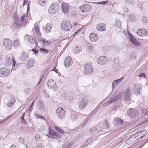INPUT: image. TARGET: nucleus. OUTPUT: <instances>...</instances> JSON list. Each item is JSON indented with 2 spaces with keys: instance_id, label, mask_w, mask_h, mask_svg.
<instances>
[{
  "instance_id": "a878e982",
  "label": "nucleus",
  "mask_w": 148,
  "mask_h": 148,
  "mask_svg": "<svg viewBox=\"0 0 148 148\" xmlns=\"http://www.w3.org/2000/svg\"><path fill=\"white\" fill-rule=\"evenodd\" d=\"M137 34L139 36H144L147 34V32L144 29H140L137 32Z\"/></svg>"
},
{
  "instance_id": "49530a36",
  "label": "nucleus",
  "mask_w": 148,
  "mask_h": 148,
  "mask_svg": "<svg viewBox=\"0 0 148 148\" xmlns=\"http://www.w3.org/2000/svg\"><path fill=\"white\" fill-rule=\"evenodd\" d=\"M148 122V118L146 119H145L144 120H143V121H141L140 123V125H142L145 124V123H147Z\"/></svg>"
},
{
  "instance_id": "58836bf2",
  "label": "nucleus",
  "mask_w": 148,
  "mask_h": 148,
  "mask_svg": "<svg viewBox=\"0 0 148 148\" xmlns=\"http://www.w3.org/2000/svg\"><path fill=\"white\" fill-rule=\"evenodd\" d=\"M89 119V118L87 117L86 119L85 120L83 121L81 124L80 126L82 127L85 125L86 123L88 121Z\"/></svg>"
},
{
  "instance_id": "7c9ffc66",
  "label": "nucleus",
  "mask_w": 148,
  "mask_h": 148,
  "mask_svg": "<svg viewBox=\"0 0 148 148\" xmlns=\"http://www.w3.org/2000/svg\"><path fill=\"white\" fill-rule=\"evenodd\" d=\"M34 62L35 60L34 59H31L29 60L27 64V67L28 69H30L34 65Z\"/></svg>"
},
{
  "instance_id": "f3484780",
  "label": "nucleus",
  "mask_w": 148,
  "mask_h": 148,
  "mask_svg": "<svg viewBox=\"0 0 148 148\" xmlns=\"http://www.w3.org/2000/svg\"><path fill=\"white\" fill-rule=\"evenodd\" d=\"M91 8V7H90L89 4L84 5L80 7V9L82 12H87L89 11Z\"/></svg>"
},
{
  "instance_id": "13d9d810",
  "label": "nucleus",
  "mask_w": 148,
  "mask_h": 148,
  "mask_svg": "<svg viewBox=\"0 0 148 148\" xmlns=\"http://www.w3.org/2000/svg\"><path fill=\"white\" fill-rule=\"evenodd\" d=\"M13 62V66H12V69L14 70L15 69H14V66L15 64L16 63V62L14 59L13 58H12V61Z\"/></svg>"
},
{
  "instance_id": "1a4fd4ad",
  "label": "nucleus",
  "mask_w": 148,
  "mask_h": 148,
  "mask_svg": "<svg viewBox=\"0 0 148 148\" xmlns=\"http://www.w3.org/2000/svg\"><path fill=\"white\" fill-rule=\"evenodd\" d=\"M88 102V101L87 99L84 98H82L79 100L78 102L79 108L80 109H83L87 105Z\"/></svg>"
},
{
  "instance_id": "ddd939ff",
  "label": "nucleus",
  "mask_w": 148,
  "mask_h": 148,
  "mask_svg": "<svg viewBox=\"0 0 148 148\" xmlns=\"http://www.w3.org/2000/svg\"><path fill=\"white\" fill-rule=\"evenodd\" d=\"M141 89V85L140 84L137 83L133 86L132 88V90L134 93H140Z\"/></svg>"
},
{
  "instance_id": "4468645a",
  "label": "nucleus",
  "mask_w": 148,
  "mask_h": 148,
  "mask_svg": "<svg viewBox=\"0 0 148 148\" xmlns=\"http://www.w3.org/2000/svg\"><path fill=\"white\" fill-rule=\"evenodd\" d=\"M129 35L130 36L129 39L130 40V42L132 43L136 46H139L140 45V43L137 41L136 38L132 34H129Z\"/></svg>"
},
{
  "instance_id": "4d7b16f0",
  "label": "nucleus",
  "mask_w": 148,
  "mask_h": 148,
  "mask_svg": "<svg viewBox=\"0 0 148 148\" xmlns=\"http://www.w3.org/2000/svg\"><path fill=\"white\" fill-rule=\"evenodd\" d=\"M32 51L34 53L35 55H36L38 52V51L36 50V49L34 48L33 49Z\"/></svg>"
},
{
  "instance_id": "c9c22d12",
  "label": "nucleus",
  "mask_w": 148,
  "mask_h": 148,
  "mask_svg": "<svg viewBox=\"0 0 148 148\" xmlns=\"http://www.w3.org/2000/svg\"><path fill=\"white\" fill-rule=\"evenodd\" d=\"M43 42L44 46L50 45L51 43V42L50 41L47 40L45 39H43Z\"/></svg>"
},
{
  "instance_id": "4c0bfd02",
  "label": "nucleus",
  "mask_w": 148,
  "mask_h": 148,
  "mask_svg": "<svg viewBox=\"0 0 148 148\" xmlns=\"http://www.w3.org/2000/svg\"><path fill=\"white\" fill-rule=\"evenodd\" d=\"M40 51L42 52L43 53L47 54L49 53V51L46 49L43 48H41L39 50Z\"/></svg>"
},
{
  "instance_id": "aec40b11",
  "label": "nucleus",
  "mask_w": 148,
  "mask_h": 148,
  "mask_svg": "<svg viewBox=\"0 0 148 148\" xmlns=\"http://www.w3.org/2000/svg\"><path fill=\"white\" fill-rule=\"evenodd\" d=\"M114 125L116 126L122 125L123 123V121L119 118H115L114 119Z\"/></svg>"
},
{
  "instance_id": "39448f33",
  "label": "nucleus",
  "mask_w": 148,
  "mask_h": 148,
  "mask_svg": "<svg viewBox=\"0 0 148 148\" xmlns=\"http://www.w3.org/2000/svg\"><path fill=\"white\" fill-rule=\"evenodd\" d=\"M59 6L56 3H53L48 9L49 13L51 14L56 13L58 10Z\"/></svg>"
},
{
  "instance_id": "603ef678",
  "label": "nucleus",
  "mask_w": 148,
  "mask_h": 148,
  "mask_svg": "<svg viewBox=\"0 0 148 148\" xmlns=\"http://www.w3.org/2000/svg\"><path fill=\"white\" fill-rule=\"evenodd\" d=\"M18 140L19 142L23 144L24 143V139L22 137H20L18 138Z\"/></svg>"
},
{
  "instance_id": "bf43d9fd",
  "label": "nucleus",
  "mask_w": 148,
  "mask_h": 148,
  "mask_svg": "<svg viewBox=\"0 0 148 148\" xmlns=\"http://www.w3.org/2000/svg\"><path fill=\"white\" fill-rule=\"evenodd\" d=\"M142 21L145 23H147V18L145 16H143L142 17Z\"/></svg>"
},
{
  "instance_id": "9d476101",
  "label": "nucleus",
  "mask_w": 148,
  "mask_h": 148,
  "mask_svg": "<svg viewBox=\"0 0 148 148\" xmlns=\"http://www.w3.org/2000/svg\"><path fill=\"white\" fill-rule=\"evenodd\" d=\"M84 73L86 74H90L93 72L92 66L89 64H86L84 66Z\"/></svg>"
},
{
  "instance_id": "5701e85b",
  "label": "nucleus",
  "mask_w": 148,
  "mask_h": 148,
  "mask_svg": "<svg viewBox=\"0 0 148 148\" xmlns=\"http://www.w3.org/2000/svg\"><path fill=\"white\" fill-rule=\"evenodd\" d=\"M89 37L91 41L92 42H95L98 39L97 35L94 33L91 34L90 35Z\"/></svg>"
},
{
  "instance_id": "423d86ee",
  "label": "nucleus",
  "mask_w": 148,
  "mask_h": 148,
  "mask_svg": "<svg viewBox=\"0 0 148 148\" xmlns=\"http://www.w3.org/2000/svg\"><path fill=\"white\" fill-rule=\"evenodd\" d=\"M47 86L49 89H52L55 92L57 90V88L56 82L52 79H50L48 80Z\"/></svg>"
},
{
  "instance_id": "2eb2a0df",
  "label": "nucleus",
  "mask_w": 148,
  "mask_h": 148,
  "mask_svg": "<svg viewBox=\"0 0 148 148\" xmlns=\"http://www.w3.org/2000/svg\"><path fill=\"white\" fill-rule=\"evenodd\" d=\"M97 63L100 64H104L107 61V58L104 56H101L98 58L97 60Z\"/></svg>"
},
{
  "instance_id": "a18cd8bd",
  "label": "nucleus",
  "mask_w": 148,
  "mask_h": 148,
  "mask_svg": "<svg viewBox=\"0 0 148 148\" xmlns=\"http://www.w3.org/2000/svg\"><path fill=\"white\" fill-rule=\"evenodd\" d=\"M39 103V108L42 109H44V105L42 103L41 101L40 100H39L38 101Z\"/></svg>"
},
{
  "instance_id": "37998d69",
  "label": "nucleus",
  "mask_w": 148,
  "mask_h": 148,
  "mask_svg": "<svg viewBox=\"0 0 148 148\" xmlns=\"http://www.w3.org/2000/svg\"><path fill=\"white\" fill-rule=\"evenodd\" d=\"M38 3L42 6H43L45 5V1L42 0H38Z\"/></svg>"
},
{
  "instance_id": "e2e57ef3",
  "label": "nucleus",
  "mask_w": 148,
  "mask_h": 148,
  "mask_svg": "<svg viewBox=\"0 0 148 148\" xmlns=\"http://www.w3.org/2000/svg\"><path fill=\"white\" fill-rule=\"evenodd\" d=\"M21 123L23 124H26L27 123L26 121L24 119L21 120Z\"/></svg>"
},
{
  "instance_id": "338daca9",
  "label": "nucleus",
  "mask_w": 148,
  "mask_h": 148,
  "mask_svg": "<svg viewBox=\"0 0 148 148\" xmlns=\"http://www.w3.org/2000/svg\"><path fill=\"white\" fill-rule=\"evenodd\" d=\"M22 57L23 58L24 57L25 59H27L28 58V56L26 54L25 55H23L22 56Z\"/></svg>"
},
{
  "instance_id": "3c124183",
  "label": "nucleus",
  "mask_w": 148,
  "mask_h": 148,
  "mask_svg": "<svg viewBox=\"0 0 148 148\" xmlns=\"http://www.w3.org/2000/svg\"><path fill=\"white\" fill-rule=\"evenodd\" d=\"M125 2L128 5L131 4L133 2V0H126Z\"/></svg>"
},
{
  "instance_id": "774afa93",
  "label": "nucleus",
  "mask_w": 148,
  "mask_h": 148,
  "mask_svg": "<svg viewBox=\"0 0 148 148\" xmlns=\"http://www.w3.org/2000/svg\"><path fill=\"white\" fill-rule=\"evenodd\" d=\"M40 129L42 131H44L45 130V129L44 128V125L40 127Z\"/></svg>"
},
{
  "instance_id": "c756f323",
  "label": "nucleus",
  "mask_w": 148,
  "mask_h": 148,
  "mask_svg": "<svg viewBox=\"0 0 148 148\" xmlns=\"http://www.w3.org/2000/svg\"><path fill=\"white\" fill-rule=\"evenodd\" d=\"M12 61L10 58L6 57L5 59V63L6 66H10L12 63Z\"/></svg>"
},
{
  "instance_id": "cd10ccee",
  "label": "nucleus",
  "mask_w": 148,
  "mask_h": 148,
  "mask_svg": "<svg viewBox=\"0 0 148 148\" xmlns=\"http://www.w3.org/2000/svg\"><path fill=\"white\" fill-rule=\"evenodd\" d=\"M51 27L49 23L47 24L46 26L42 27V29L45 30V32H50L51 30Z\"/></svg>"
},
{
  "instance_id": "052dcab7",
  "label": "nucleus",
  "mask_w": 148,
  "mask_h": 148,
  "mask_svg": "<svg viewBox=\"0 0 148 148\" xmlns=\"http://www.w3.org/2000/svg\"><path fill=\"white\" fill-rule=\"evenodd\" d=\"M138 76L140 77H145V75L144 73H140L138 75Z\"/></svg>"
},
{
  "instance_id": "473e14b6",
  "label": "nucleus",
  "mask_w": 148,
  "mask_h": 148,
  "mask_svg": "<svg viewBox=\"0 0 148 148\" xmlns=\"http://www.w3.org/2000/svg\"><path fill=\"white\" fill-rule=\"evenodd\" d=\"M77 113L74 112L71 115L70 117V120L72 121L76 120L77 118Z\"/></svg>"
},
{
  "instance_id": "bb28decb",
  "label": "nucleus",
  "mask_w": 148,
  "mask_h": 148,
  "mask_svg": "<svg viewBox=\"0 0 148 148\" xmlns=\"http://www.w3.org/2000/svg\"><path fill=\"white\" fill-rule=\"evenodd\" d=\"M136 139L135 136H132L130 137L126 141V143L127 144H130L133 142H134Z\"/></svg>"
},
{
  "instance_id": "8fccbe9b",
  "label": "nucleus",
  "mask_w": 148,
  "mask_h": 148,
  "mask_svg": "<svg viewBox=\"0 0 148 148\" xmlns=\"http://www.w3.org/2000/svg\"><path fill=\"white\" fill-rule=\"evenodd\" d=\"M142 111L143 114L145 115L148 114V110L147 109H143V110H142Z\"/></svg>"
},
{
  "instance_id": "412c9836",
  "label": "nucleus",
  "mask_w": 148,
  "mask_h": 148,
  "mask_svg": "<svg viewBox=\"0 0 148 148\" xmlns=\"http://www.w3.org/2000/svg\"><path fill=\"white\" fill-rule=\"evenodd\" d=\"M49 134L53 136H56L58 138L61 137V135L56 131H54L53 130L49 128Z\"/></svg>"
},
{
  "instance_id": "e433bc0d",
  "label": "nucleus",
  "mask_w": 148,
  "mask_h": 148,
  "mask_svg": "<svg viewBox=\"0 0 148 148\" xmlns=\"http://www.w3.org/2000/svg\"><path fill=\"white\" fill-rule=\"evenodd\" d=\"M43 39L41 38L40 39V40L38 41L37 44V45H39L40 47H42L44 46V44L43 43Z\"/></svg>"
},
{
  "instance_id": "6ab92c4d",
  "label": "nucleus",
  "mask_w": 148,
  "mask_h": 148,
  "mask_svg": "<svg viewBox=\"0 0 148 148\" xmlns=\"http://www.w3.org/2000/svg\"><path fill=\"white\" fill-rule=\"evenodd\" d=\"M24 38L29 43L32 44H34L35 40L32 36L27 34L25 36Z\"/></svg>"
},
{
  "instance_id": "c03bdc74",
  "label": "nucleus",
  "mask_w": 148,
  "mask_h": 148,
  "mask_svg": "<svg viewBox=\"0 0 148 148\" xmlns=\"http://www.w3.org/2000/svg\"><path fill=\"white\" fill-rule=\"evenodd\" d=\"M146 130H143L141 131H140L138 132H137L135 134V136L136 137L137 136H139V135L140 136L141 135L140 134L141 133H142L143 132H146Z\"/></svg>"
},
{
  "instance_id": "c85d7f7f",
  "label": "nucleus",
  "mask_w": 148,
  "mask_h": 148,
  "mask_svg": "<svg viewBox=\"0 0 148 148\" xmlns=\"http://www.w3.org/2000/svg\"><path fill=\"white\" fill-rule=\"evenodd\" d=\"M15 99L12 97H11L9 101L7 103V105L9 107H11L14 104L15 102Z\"/></svg>"
},
{
  "instance_id": "6e6552de",
  "label": "nucleus",
  "mask_w": 148,
  "mask_h": 148,
  "mask_svg": "<svg viewBox=\"0 0 148 148\" xmlns=\"http://www.w3.org/2000/svg\"><path fill=\"white\" fill-rule=\"evenodd\" d=\"M10 72V69L5 67L0 69V77H5L9 75Z\"/></svg>"
},
{
  "instance_id": "f257e3e1",
  "label": "nucleus",
  "mask_w": 148,
  "mask_h": 148,
  "mask_svg": "<svg viewBox=\"0 0 148 148\" xmlns=\"http://www.w3.org/2000/svg\"><path fill=\"white\" fill-rule=\"evenodd\" d=\"M28 14H23L20 18H19L17 16H16L14 18V22L12 25V28L15 29H18L22 26H25L26 21L24 20L25 18L27 17Z\"/></svg>"
},
{
  "instance_id": "a19ab883",
  "label": "nucleus",
  "mask_w": 148,
  "mask_h": 148,
  "mask_svg": "<svg viewBox=\"0 0 148 148\" xmlns=\"http://www.w3.org/2000/svg\"><path fill=\"white\" fill-rule=\"evenodd\" d=\"M98 130L96 128H92L90 129L89 132L90 133H96L97 132Z\"/></svg>"
},
{
  "instance_id": "5fc2aeb1",
  "label": "nucleus",
  "mask_w": 148,
  "mask_h": 148,
  "mask_svg": "<svg viewBox=\"0 0 148 148\" xmlns=\"http://www.w3.org/2000/svg\"><path fill=\"white\" fill-rule=\"evenodd\" d=\"M71 145V143H70L68 144H64V147H65L66 148H69Z\"/></svg>"
},
{
  "instance_id": "79ce46f5",
  "label": "nucleus",
  "mask_w": 148,
  "mask_h": 148,
  "mask_svg": "<svg viewBox=\"0 0 148 148\" xmlns=\"http://www.w3.org/2000/svg\"><path fill=\"white\" fill-rule=\"evenodd\" d=\"M88 49L89 51L91 52H92L94 50L93 47L92 46V45L90 44L88 45Z\"/></svg>"
},
{
  "instance_id": "7ed1b4c3",
  "label": "nucleus",
  "mask_w": 148,
  "mask_h": 148,
  "mask_svg": "<svg viewBox=\"0 0 148 148\" xmlns=\"http://www.w3.org/2000/svg\"><path fill=\"white\" fill-rule=\"evenodd\" d=\"M72 25L70 21L68 20H64L61 24V28L64 31H69L72 28Z\"/></svg>"
},
{
  "instance_id": "ea45409f",
  "label": "nucleus",
  "mask_w": 148,
  "mask_h": 148,
  "mask_svg": "<svg viewBox=\"0 0 148 148\" xmlns=\"http://www.w3.org/2000/svg\"><path fill=\"white\" fill-rule=\"evenodd\" d=\"M55 129L56 130V131L58 132H59L62 134H64L65 132L63 131L60 128L56 126H55Z\"/></svg>"
},
{
  "instance_id": "9b49d317",
  "label": "nucleus",
  "mask_w": 148,
  "mask_h": 148,
  "mask_svg": "<svg viewBox=\"0 0 148 148\" xmlns=\"http://www.w3.org/2000/svg\"><path fill=\"white\" fill-rule=\"evenodd\" d=\"M56 112L58 117L61 119H62L65 115L64 110L61 107H58L57 109Z\"/></svg>"
},
{
  "instance_id": "a211bd4d",
  "label": "nucleus",
  "mask_w": 148,
  "mask_h": 148,
  "mask_svg": "<svg viewBox=\"0 0 148 148\" xmlns=\"http://www.w3.org/2000/svg\"><path fill=\"white\" fill-rule=\"evenodd\" d=\"M62 9L64 13H67L69 11V5L67 3L63 2L61 5Z\"/></svg>"
},
{
  "instance_id": "680f3d73",
  "label": "nucleus",
  "mask_w": 148,
  "mask_h": 148,
  "mask_svg": "<svg viewBox=\"0 0 148 148\" xmlns=\"http://www.w3.org/2000/svg\"><path fill=\"white\" fill-rule=\"evenodd\" d=\"M73 100V98L72 96H70L69 97V100L70 101V102H72Z\"/></svg>"
},
{
  "instance_id": "69168bd1",
  "label": "nucleus",
  "mask_w": 148,
  "mask_h": 148,
  "mask_svg": "<svg viewBox=\"0 0 148 148\" xmlns=\"http://www.w3.org/2000/svg\"><path fill=\"white\" fill-rule=\"evenodd\" d=\"M52 71H54L56 73H58V70L57 69H56V66H55L53 68V69L52 70Z\"/></svg>"
},
{
  "instance_id": "f03ea898",
  "label": "nucleus",
  "mask_w": 148,
  "mask_h": 148,
  "mask_svg": "<svg viewBox=\"0 0 148 148\" xmlns=\"http://www.w3.org/2000/svg\"><path fill=\"white\" fill-rule=\"evenodd\" d=\"M120 99L121 95L120 94H118L115 96H112L111 97H110V96L109 95L105 99L107 101L103 104V105L104 106H105L108 104H112Z\"/></svg>"
},
{
  "instance_id": "b1692460",
  "label": "nucleus",
  "mask_w": 148,
  "mask_h": 148,
  "mask_svg": "<svg viewBox=\"0 0 148 148\" xmlns=\"http://www.w3.org/2000/svg\"><path fill=\"white\" fill-rule=\"evenodd\" d=\"M82 50V48L80 46H75L73 49V52L75 54H78Z\"/></svg>"
},
{
  "instance_id": "2f4dec72",
  "label": "nucleus",
  "mask_w": 148,
  "mask_h": 148,
  "mask_svg": "<svg viewBox=\"0 0 148 148\" xmlns=\"http://www.w3.org/2000/svg\"><path fill=\"white\" fill-rule=\"evenodd\" d=\"M34 29L38 36L41 35V33L40 32L39 27L36 25V23L34 24Z\"/></svg>"
},
{
  "instance_id": "6e6d98bb",
  "label": "nucleus",
  "mask_w": 148,
  "mask_h": 148,
  "mask_svg": "<svg viewBox=\"0 0 148 148\" xmlns=\"http://www.w3.org/2000/svg\"><path fill=\"white\" fill-rule=\"evenodd\" d=\"M134 16L132 14H130L129 15L128 18L130 20H133L134 18Z\"/></svg>"
},
{
  "instance_id": "09e8293b",
  "label": "nucleus",
  "mask_w": 148,
  "mask_h": 148,
  "mask_svg": "<svg viewBox=\"0 0 148 148\" xmlns=\"http://www.w3.org/2000/svg\"><path fill=\"white\" fill-rule=\"evenodd\" d=\"M40 138V135L38 134L35 135V140L36 141H38V139Z\"/></svg>"
},
{
  "instance_id": "de8ad7c7",
  "label": "nucleus",
  "mask_w": 148,
  "mask_h": 148,
  "mask_svg": "<svg viewBox=\"0 0 148 148\" xmlns=\"http://www.w3.org/2000/svg\"><path fill=\"white\" fill-rule=\"evenodd\" d=\"M108 0L105 1H103L101 2H97V4H103V5H105L108 3Z\"/></svg>"
},
{
  "instance_id": "4be33fe9",
  "label": "nucleus",
  "mask_w": 148,
  "mask_h": 148,
  "mask_svg": "<svg viewBox=\"0 0 148 148\" xmlns=\"http://www.w3.org/2000/svg\"><path fill=\"white\" fill-rule=\"evenodd\" d=\"M130 90L129 89H127L125 92L124 99L126 101L128 100L130 98Z\"/></svg>"
},
{
  "instance_id": "f704fd0d",
  "label": "nucleus",
  "mask_w": 148,
  "mask_h": 148,
  "mask_svg": "<svg viewBox=\"0 0 148 148\" xmlns=\"http://www.w3.org/2000/svg\"><path fill=\"white\" fill-rule=\"evenodd\" d=\"M115 25L117 27L120 28L121 25V23L120 21L119 20L116 19Z\"/></svg>"
},
{
  "instance_id": "dca6fc26",
  "label": "nucleus",
  "mask_w": 148,
  "mask_h": 148,
  "mask_svg": "<svg viewBox=\"0 0 148 148\" xmlns=\"http://www.w3.org/2000/svg\"><path fill=\"white\" fill-rule=\"evenodd\" d=\"M96 28L98 31H105L106 29V25L104 23H100L97 25Z\"/></svg>"
},
{
  "instance_id": "72a5a7b5",
  "label": "nucleus",
  "mask_w": 148,
  "mask_h": 148,
  "mask_svg": "<svg viewBox=\"0 0 148 148\" xmlns=\"http://www.w3.org/2000/svg\"><path fill=\"white\" fill-rule=\"evenodd\" d=\"M13 46L15 47H17L20 46V43L18 39L16 38L13 41Z\"/></svg>"
},
{
  "instance_id": "0e129e2a",
  "label": "nucleus",
  "mask_w": 148,
  "mask_h": 148,
  "mask_svg": "<svg viewBox=\"0 0 148 148\" xmlns=\"http://www.w3.org/2000/svg\"><path fill=\"white\" fill-rule=\"evenodd\" d=\"M105 125L106 126V127L105 128L107 129V130H108L109 128V125L108 124L107 122L106 123Z\"/></svg>"
},
{
  "instance_id": "864d4df0",
  "label": "nucleus",
  "mask_w": 148,
  "mask_h": 148,
  "mask_svg": "<svg viewBox=\"0 0 148 148\" xmlns=\"http://www.w3.org/2000/svg\"><path fill=\"white\" fill-rule=\"evenodd\" d=\"M123 9L124 12L127 13L128 12V9L126 6H125L123 7Z\"/></svg>"
},
{
  "instance_id": "f8f14e48",
  "label": "nucleus",
  "mask_w": 148,
  "mask_h": 148,
  "mask_svg": "<svg viewBox=\"0 0 148 148\" xmlns=\"http://www.w3.org/2000/svg\"><path fill=\"white\" fill-rule=\"evenodd\" d=\"M73 63L71 57L69 56H67L64 60V65L66 68H69L71 66Z\"/></svg>"
},
{
  "instance_id": "20e7f679",
  "label": "nucleus",
  "mask_w": 148,
  "mask_h": 148,
  "mask_svg": "<svg viewBox=\"0 0 148 148\" xmlns=\"http://www.w3.org/2000/svg\"><path fill=\"white\" fill-rule=\"evenodd\" d=\"M3 44L5 48L8 50H10L12 46V42L9 38L5 39L3 42Z\"/></svg>"
},
{
  "instance_id": "0eeeda50",
  "label": "nucleus",
  "mask_w": 148,
  "mask_h": 148,
  "mask_svg": "<svg viewBox=\"0 0 148 148\" xmlns=\"http://www.w3.org/2000/svg\"><path fill=\"white\" fill-rule=\"evenodd\" d=\"M128 116L132 119H134L138 116V112L135 109L130 108L127 112Z\"/></svg>"
},
{
  "instance_id": "393cba45",
  "label": "nucleus",
  "mask_w": 148,
  "mask_h": 148,
  "mask_svg": "<svg viewBox=\"0 0 148 148\" xmlns=\"http://www.w3.org/2000/svg\"><path fill=\"white\" fill-rule=\"evenodd\" d=\"M124 78V77H122L120 79L118 80L114 81L112 83V88L113 89L117 85V84L120 83L123 79Z\"/></svg>"
}]
</instances>
